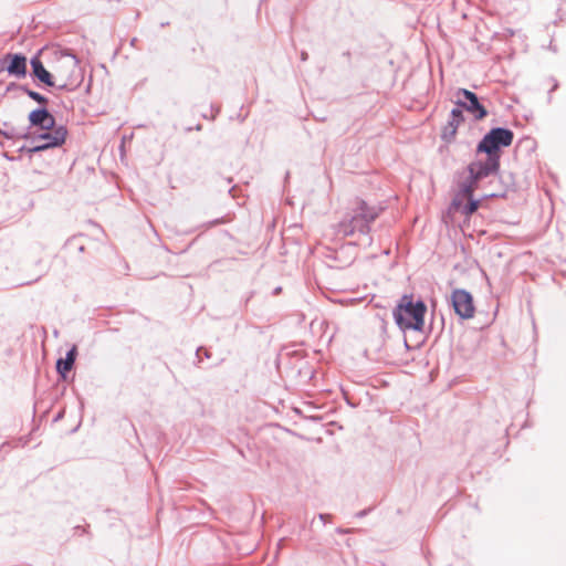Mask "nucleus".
Listing matches in <instances>:
<instances>
[{"mask_svg": "<svg viewBox=\"0 0 566 566\" xmlns=\"http://www.w3.org/2000/svg\"><path fill=\"white\" fill-rule=\"evenodd\" d=\"M452 305L455 313L462 318H471L474 315V305L472 295L465 290H454L452 292Z\"/></svg>", "mask_w": 566, "mask_h": 566, "instance_id": "obj_6", "label": "nucleus"}, {"mask_svg": "<svg viewBox=\"0 0 566 566\" xmlns=\"http://www.w3.org/2000/svg\"><path fill=\"white\" fill-rule=\"evenodd\" d=\"M479 180H475L474 178H470V180L462 185L461 191L457 197H459L461 200L467 198H472L473 191L476 189Z\"/></svg>", "mask_w": 566, "mask_h": 566, "instance_id": "obj_14", "label": "nucleus"}, {"mask_svg": "<svg viewBox=\"0 0 566 566\" xmlns=\"http://www.w3.org/2000/svg\"><path fill=\"white\" fill-rule=\"evenodd\" d=\"M28 95L35 102L40 103V104H46L48 103V99L46 97H44L43 95L39 94L38 92H34V91H28Z\"/></svg>", "mask_w": 566, "mask_h": 566, "instance_id": "obj_16", "label": "nucleus"}, {"mask_svg": "<svg viewBox=\"0 0 566 566\" xmlns=\"http://www.w3.org/2000/svg\"><path fill=\"white\" fill-rule=\"evenodd\" d=\"M467 199H468V202L465 205H463L462 200L459 197H455L452 205L455 209L461 210V212L463 214L469 217L478 210L479 201L473 200V198H467Z\"/></svg>", "mask_w": 566, "mask_h": 566, "instance_id": "obj_13", "label": "nucleus"}, {"mask_svg": "<svg viewBox=\"0 0 566 566\" xmlns=\"http://www.w3.org/2000/svg\"><path fill=\"white\" fill-rule=\"evenodd\" d=\"M427 306L423 302L413 303L412 296L403 295L394 311V317L401 329L422 331Z\"/></svg>", "mask_w": 566, "mask_h": 566, "instance_id": "obj_2", "label": "nucleus"}, {"mask_svg": "<svg viewBox=\"0 0 566 566\" xmlns=\"http://www.w3.org/2000/svg\"><path fill=\"white\" fill-rule=\"evenodd\" d=\"M31 125L42 130H51L55 125L54 117L46 109H35L29 114Z\"/></svg>", "mask_w": 566, "mask_h": 566, "instance_id": "obj_10", "label": "nucleus"}, {"mask_svg": "<svg viewBox=\"0 0 566 566\" xmlns=\"http://www.w3.org/2000/svg\"><path fill=\"white\" fill-rule=\"evenodd\" d=\"M375 208L368 207L363 200H355L342 213L339 221L333 227L336 237L346 238L355 233L368 231L369 223L377 218Z\"/></svg>", "mask_w": 566, "mask_h": 566, "instance_id": "obj_1", "label": "nucleus"}, {"mask_svg": "<svg viewBox=\"0 0 566 566\" xmlns=\"http://www.w3.org/2000/svg\"><path fill=\"white\" fill-rule=\"evenodd\" d=\"M457 130L458 128H455L453 124L448 123L442 129V139L446 142H451L455 137Z\"/></svg>", "mask_w": 566, "mask_h": 566, "instance_id": "obj_15", "label": "nucleus"}, {"mask_svg": "<svg viewBox=\"0 0 566 566\" xmlns=\"http://www.w3.org/2000/svg\"><path fill=\"white\" fill-rule=\"evenodd\" d=\"M52 76L54 86L69 91L76 88L84 77L78 60L71 54H64L56 60L52 67Z\"/></svg>", "mask_w": 566, "mask_h": 566, "instance_id": "obj_3", "label": "nucleus"}, {"mask_svg": "<svg viewBox=\"0 0 566 566\" xmlns=\"http://www.w3.org/2000/svg\"><path fill=\"white\" fill-rule=\"evenodd\" d=\"M67 137V129L64 126L53 127L46 133L40 134L36 140L42 142L31 148V151H42L48 148L59 147L63 145Z\"/></svg>", "mask_w": 566, "mask_h": 566, "instance_id": "obj_5", "label": "nucleus"}, {"mask_svg": "<svg viewBox=\"0 0 566 566\" xmlns=\"http://www.w3.org/2000/svg\"><path fill=\"white\" fill-rule=\"evenodd\" d=\"M1 65L10 75L23 77L27 74V57L21 54L4 55Z\"/></svg>", "mask_w": 566, "mask_h": 566, "instance_id": "obj_9", "label": "nucleus"}, {"mask_svg": "<svg viewBox=\"0 0 566 566\" xmlns=\"http://www.w3.org/2000/svg\"><path fill=\"white\" fill-rule=\"evenodd\" d=\"M499 165L500 161H497V157L488 156L485 160H474L468 167L470 174L469 178L480 180L484 177H488L497 170Z\"/></svg>", "mask_w": 566, "mask_h": 566, "instance_id": "obj_7", "label": "nucleus"}, {"mask_svg": "<svg viewBox=\"0 0 566 566\" xmlns=\"http://www.w3.org/2000/svg\"><path fill=\"white\" fill-rule=\"evenodd\" d=\"M33 75L48 86H54V76L52 72L48 71L39 57L31 60Z\"/></svg>", "mask_w": 566, "mask_h": 566, "instance_id": "obj_11", "label": "nucleus"}, {"mask_svg": "<svg viewBox=\"0 0 566 566\" xmlns=\"http://www.w3.org/2000/svg\"><path fill=\"white\" fill-rule=\"evenodd\" d=\"M458 95H463L467 99V103L458 102V105L464 107L469 113H471L476 120H482L488 115L486 108L479 102L478 96L465 88H461L458 92Z\"/></svg>", "mask_w": 566, "mask_h": 566, "instance_id": "obj_8", "label": "nucleus"}, {"mask_svg": "<svg viewBox=\"0 0 566 566\" xmlns=\"http://www.w3.org/2000/svg\"><path fill=\"white\" fill-rule=\"evenodd\" d=\"M464 118H451L449 123L453 124L455 128H459Z\"/></svg>", "mask_w": 566, "mask_h": 566, "instance_id": "obj_18", "label": "nucleus"}, {"mask_svg": "<svg viewBox=\"0 0 566 566\" xmlns=\"http://www.w3.org/2000/svg\"><path fill=\"white\" fill-rule=\"evenodd\" d=\"M451 118H464L462 111L460 108H458V107L453 108L451 111Z\"/></svg>", "mask_w": 566, "mask_h": 566, "instance_id": "obj_17", "label": "nucleus"}, {"mask_svg": "<svg viewBox=\"0 0 566 566\" xmlns=\"http://www.w3.org/2000/svg\"><path fill=\"white\" fill-rule=\"evenodd\" d=\"M76 356V347L73 346V348L67 353L66 357L64 359H59L56 363V369L59 374L65 378L66 374L72 369L73 364L75 361Z\"/></svg>", "mask_w": 566, "mask_h": 566, "instance_id": "obj_12", "label": "nucleus"}, {"mask_svg": "<svg viewBox=\"0 0 566 566\" xmlns=\"http://www.w3.org/2000/svg\"><path fill=\"white\" fill-rule=\"evenodd\" d=\"M514 134L506 128L491 129L478 145V153H485L486 156L497 157L500 161V148L507 147L513 143Z\"/></svg>", "mask_w": 566, "mask_h": 566, "instance_id": "obj_4", "label": "nucleus"}]
</instances>
